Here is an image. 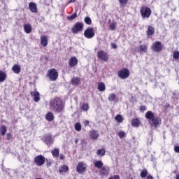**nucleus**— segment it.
Masks as SVG:
<instances>
[{"label": "nucleus", "instance_id": "09e8293b", "mask_svg": "<svg viewBox=\"0 0 179 179\" xmlns=\"http://www.w3.org/2000/svg\"><path fill=\"white\" fill-rule=\"evenodd\" d=\"M108 179H120V176L117 175H115L113 177H110Z\"/></svg>", "mask_w": 179, "mask_h": 179}, {"label": "nucleus", "instance_id": "aec40b11", "mask_svg": "<svg viewBox=\"0 0 179 179\" xmlns=\"http://www.w3.org/2000/svg\"><path fill=\"white\" fill-rule=\"evenodd\" d=\"M155 117V113H153V112L152 111H148L145 113V118H147V120H150V121H152Z\"/></svg>", "mask_w": 179, "mask_h": 179}, {"label": "nucleus", "instance_id": "a19ab883", "mask_svg": "<svg viewBox=\"0 0 179 179\" xmlns=\"http://www.w3.org/2000/svg\"><path fill=\"white\" fill-rule=\"evenodd\" d=\"M120 4V6H126L127 3H128V0H118Z\"/></svg>", "mask_w": 179, "mask_h": 179}, {"label": "nucleus", "instance_id": "37998d69", "mask_svg": "<svg viewBox=\"0 0 179 179\" xmlns=\"http://www.w3.org/2000/svg\"><path fill=\"white\" fill-rule=\"evenodd\" d=\"M78 16V14L76 13H74L72 15L67 17L68 20H73L76 17Z\"/></svg>", "mask_w": 179, "mask_h": 179}, {"label": "nucleus", "instance_id": "f257e3e1", "mask_svg": "<svg viewBox=\"0 0 179 179\" xmlns=\"http://www.w3.org/2000/svg\"><path fill=\"white\" fill-rule=\"evenodd\" d=\"M50 107L55 113H61L64 110V102L59 98H55L50 100Z\"/></svg>", "mask_w": 179, "mask_h": 179}, {"label": "nucleus", "instance_id": "f03ea898", "mask_svg": "<svg viewBox=\"0 0 179 179\" xmlns=\"http://www.w3.org/2000/svg\"><path fill=\"white\" fill-rule=\"evenodd\" d=\"M140 13L143 19H149L152 15V10L150 8L142 6L140 9Z\"/></svg>", "mask_w": 179, "mask_h": 179}, {"label": "nucleus", "instance_id": "c9c22d12", "mask_svg": "<svg viewBox=\"0 0 179 179\" xmlns=\"http://www.w3.org/2000/svg\"><path fill=\"white\" fill-rule=\"evenodd\" d=\"M146 176H148V170L143 169L141 172V178H146Z\"/></svg>", "mask_w": 179, "mask_h": 179}, {"label": "nucleus", "instance_id": "9d476101", "mask_svg": "<svg viewBox=\"0 0 179 179\" xmlns=\"http://www.w3.org/2000/svg\"><path fill=\"white\" fill-rule=\"evenodd\" d=\"M97 57L101 61H104L105 62L108 61V56H107V53H106L103 50H100L97 52Z\"/></svg>", "mask_w": 179, "mask_h": 179}, {"label": "nucleus", "instance_id": "c03bdc74", "mask_svg": "<svg viewBox=\"0 0 179 179\" xmlns=\"http://www.w3.org/2000/svg\"><path fill=\"white\" fill-rule=\"evenodd\" d=\"M125 135L126 134H125L124 131H119V133H118V136L120 138V139H122V138H125Z\"/></svg>", "mask_w": 179, "mask_h": 179}, {"label": "nucleus", "instance_id": "4be33fe9", "mask_svg": "<svg viewBox=\"0 0 179 179\" xmlns=\"http://www.w3.org/2000/svg\"><path fill=\"white\" fill-rule=\"evenodd\" d=\"M141 124V122L139 121V119L136 118L133 119L131 121V125L133 127H135L136 128H138L139 125Z\"/></svg>", "mask_w": 179, "mask_h": 179}, {"label": "nucleus", "instance_id": "603ef678", "mask_svg": "<svg viewBox=\"0 0 179 179\" xmlns=\"http://www.w3.org/2000/svg\"><path fill=\"white\" fill-rule=\"evenodd\" d=\"M84 125L85 127H87L89 125V120L84 121Z\"/></svg>", "mask_w": 179, "mask_h": 179}, {"label": "nucleus", "instance_id": "49530a36", "mask_svg": "<svg viewBox=\"0 0 179 179\" xmlns=\"http://www.w3.org/2000/svg\"><path fill=\"white\" fill-rule=\"evenodd\" d=\"M174 150H175L176 153H179V146L178 145H176L174 147Z\"/></svg>", "mask_w": 179, "mask_h": 179}, {"label": "nucleus", "instance_id": "6e6d98bb", "mask_svg": "<svg viewBox=\"0 0 179 179\" xmlns=\"http://www.w3.org/2000/svg\"><path fill=\"white\" fill-rule=\"evenodd\" d=\"M72 2H75V0H70L68 1V3H72Z\"/></svg>", "mask_w": 179, "mask_h": 179}, {"label": "nucleus", "instance_id": "4c0bfd02", "mask_svg": "<svg viewBox=\"0 0 179 179\" xmlns=\"http://www.w3.org/2000/svg\"><path fill=\"white\" fill-rule=\"evenodd\" d=\"M115 120L118 122H122L124 119L122 118V116L121 115H117L115 117Z\"/></svg>", "mask_w": 179, "mask_h": 179}, {"label": "nucleus", "instance_id": "6ab92c4d", "mask_svg": "<svg viewBox=\"0 0 179 179\" xmlns=\"http://www.w3.org/2000/svg\"><path fill=\"white\" fill-rule=\"evenodd\" d=\"M41 44L43 45V47H47L48 45V39H47V36L41 37Z\"/></svg>", "mask_w": 179, "mask_h": 179}, {"label": "nucleus", "instance_id": "58836bf2", "mask_svg": "<svg viewBox=\"0 0 179 179\" xmlns=\"http://www.w3.org/2000/svg\"><path fill=\"white\" fill-rule=\"evenodd\" d=\"M173 58L174 59H178V58H179V52H178V50H175L173 52Z\"/></svg>", "mask_w": 179, "mask_h": 179}, {"label": "nucleus", "instance_id": "13d9d810", "mask_svg": "<svg viewBox=\"0 0 179 179\" xmlns=\"http://www.w3.org/2000/svg\"><path fill=\"white\" fill-rule=\"evenodd\" d=\"M78 142H79V140H78V139H76V140L75 141V143H78Z\"/></svg>", "mask_w": 179, "mask_h": 179}, {"label": "nucleus", "instance_id": "de8ad7c7", "mask_svg": "<svg viewBox=\"0 0 179 179\" xmlns=\"http://www.w3.org/2000/svg\"><path fill=\"white\" fill-rule=\"evenodd\" d=\"M140 110L141 111H146V106H142L140 107Z\"/></svg>", "mask_w": 179, "mask_h": 179}, {"label": "nucleus", "instance_id": "b1692460", "mask_svg": "<svg viewBox=\"0 0 179 179\" xmlns=\"http://www.w3.org/2000/svg\"><path fill=\"white\" fill-rule=\"evenodd\" d=\"M24 30L25 33H27V34H29V33H31V25L28 24H24Z\"/></svg>", "mask_w": 179, "mask_h": 179}, {"label": "nucleus", "instance_id": "e433bc0d", "mask_svg": "<svg viewBox=\"0 0 179 179\" xmlns=\"http://www.w3.org/2000/svg\"><path fill=\"white\" fill-rule=\"evenodd\" d=\"M109 29H110V30H112V31L115 30V29H117V23H115V22L111 23L109 25Z\"/></svg>", "mask_w": 179, "mask_h": 179}, {"label": "nucleus", "instance_id": "864d4df0", "mask_svg": "<svg viewBox=\"0 0 179 179\" xmlns=\"http://www.w3.org/2000/svg\"><path fill=\"white\" fill-rule=\"evenodd\" d=\"M64 159H65V156L64 155V154H61L60 155V160H64Z\"/></svg>", "mask_w": 179, "mask_h": 179}, {"label": "nucleus", "instance_id": "a18cd8bd", "mask_svg": "<svg viewBox=\"0 0 179 179\" xmlns=\"http://www.w3.org/2000/svg\"><path fill=\"white\" fill-rule=\"evenodd\" d=\"M7 141H12V134L8 133L6 134Z\"/></svg>", "mask_w": 179, "mask_h": 179}, {"label": "nucleus", "instance_id": "f704fd0d", "mask_svg": "<svg viewBox=\"0 0 179 179\" xmlns=\"http://www.w3.org/2000/svg\"><path fill=\"white\" fill-rule=\"evenodd\" d=\"M140 51L142 52H148V47L145 45H140Z\"/></svg>", "mask_w": 179, "mask_h": 179}, {"label": "nucleus", "instance_id": "473e14b6", "mask_svg": "<svg viewBox=\"0 0 179 179\" xmlns=\"http://www.w3.org/2000/svg\"><path fill=\"white\" fill-rule=\"evenodd\" d=\"M84 22L85 23H86V24H88V25L92 24V19L90 18V17H85L84 18Z\"/></svg>", "mask_w": 179, "mask_h": 179}, {"label": "nucleus", "instance_id": "bf43d9fd", "mask_svg": "<svg viewBox=\"0 0 179 179\" xmlns=\"http://www.w3.org/2000/svg\"><path fill=\"white\" fill-rule=\"evenodd\" d=\"M176 179H179V175L176 176Z\"/></svg>", "mask_w": 179, "mask_h": 179}, {"label": "nucleus", "instance_id": "4468645a", "mask_svg": "<svg viewBox=\"0 0 179 179\" xmlns=\"http://www.w3.org/2000/svg\"><path fill=\"white\" fill-rule=\"evenodd\" d=\"M69 65L71 68H73V66H76L78 65V59L75 57H71L69 62Z\"/></svg>", "mask_w": 179, "mask_h": 179}, {"label": "nucleus", "instance_id": "dca6fc26", "mask_svg": "<svg viewBox=\"0 0 179 179\" xmlns=\"http://www.w3.org/2000/svg\"><path fill=\"white\" fill-rule=\"evenodd\" d=\"M29 8L31 10V12H32L33 13H37V4H36L35 3L33 2H30L29 3Z\"/></svg>", "mask_w": 179, "mask_h": 179}, {"label": "nucleus", "instance_id": "39448f33", "mask_svg": "<svg viewBox=\"0 0 179 179\" xmlns=\"http://www.w3.org/2000/svg\"><path fill=\"white\" fill-rule=\"evenodd\" d=\"M48 76L50 80L54 82L56 79H58V73L55 69H52L48 71Z\"/></svg>", "mask_w": 179, "mask_h": 179}, {"label": "nucleus", "instance_id": "3c124183", "mask_svg": "<svg viewBox=\"0 0 179 179\" xmlns=\"http://www.w3.org/2000/svg\"><path fill=\"white\" fill-rule=\"evenodd\" d=\"M111 47L112 48H113L114 50L117 49V44L115 43H111Z\"/></svg>", "mask_w": 179, "mask_h": 179}, {"label": "nucleus", "instance_id": "9b49d317", "mask_svg": "<svg viewBox=\"0 0 179 179\" xmlns=\"http://www.w3.org/2000/svg\"><path fill=\"white\" fill-rule=\"evenodd\" d=\"M86 164L83 162H79L77 166L78 173H80V174H82V173H85V171H86Z\"/></svg>", "mask_w": 179, "mask_h": 179}, {"label": "nucleus", "instance_id": "f3484780", "mask_svg": "<svg viewBox=\"0 0 179 179\" xmlns=\"http://www.w3.org/2000/svg\"><path fill=\"white\" fill-rule=\"evenodd\" d=\"M110 171V168L108 166H102L101 168L100 173L101 176H107L108 174V172Z\"/></svg>", "mask_w": 179, "mask_h": 179}, {"label": "nucleus", "instance_id": "ea45409f", "mask_svg": "<svg viewBox=\"0 0 179 179\" xmlns=\"http://www.w3.org/2000/svg\"><path fill=\"white\" fill-rule=\"evenodd\" d=\"M82 110H83V111H87L89 110V104L88 103H83Z\"/></svg>", "mask_w": 179, "mask_h": 179}, {"label": "nucleus", "instance_id": "393cba45", "mask_svg": "<svg viewBox=\"0 0 179 179\" xmlns=\"http://www.w3.org/2000/svg\"><path fill=\"white\" fill-rule=\"evenodd\" d=\"M94 167H96V169H102L103 166H104V164H103V162L101 161H96L94 163Z\"/></svg>", "mask_w": 179, "mask_h": 179}, {"label": "nucleus", "instance_id": "0eeeda50", "mask_svg": "<svg viewBox=\"0 0 179 179\" xmlns=\"http://www.w3.org/2000/svg\"><path fill=\"white\" fill-rule=\"evenodd\" d=\"M43 141L48 146H51V145L54 143V138H52V136H51V134L45 135Z\"/></svg>", "mask_w": 179, "mask_h": 179}, {"label": "nucleus", "instance_id": "f8f14e48", "mask_svg": "<svg viewBox=\"0 0 179 179\" xmlns=\"http://www.w3.org/2000/svg\"><path fill=\"white\" fill-rule=\"evenodd\" d=\"M160 122L161 120L159 117H155L152 120L150 121V124L151 125V127H155V128H156V127H157V125H159Z\"/></svg>", "mask_w": 179, "mask_h": 179}, {"label": "nucleus", "instance_id": "bb28decb", "mask_svg": "<svg viewBox=\"0 0 179 179\" xmlns=\"http://www.w3.org/2000/svg\"><path fill=\"white\" fill-rule=\"evenodd\" d=\"M69 170V168H68V166L63 165L59 169V173H66Z\"/></svg>", "mask_w": 179, "mask_h": 179}, {"label": "nucleus", "instance_id": "7c9ffc66", "mask_svg": "<svg viewBox=\"0 0 179 179\" xmlns=\"http://www.w3.org/2000/svg\"><path fill=\"white\" fill-rule=\"evenodd\" d=\"M98 156H104L106 155V150L104 149H99L96 152Z\"/></svg>", "mask_w": 179, "mask_h": 179}, {"label": "nucleus", "instance_id": "052dcab7", "mask_svg": "<svg viewBox=\"0 0 179 179\" xmlns=\"http://www.w3.org/2000/svg\"><path fill=\"white\" fill-rule=\"evenodd\" d=\"M36 179H41V178H36Z\"/></svg>", "mask_w": 179, "mask_h": 179}, {"label": "nucleus", "instance_id": "1a4fd4ad", "mask_svg": "<svg viewBox=\"0 0 179 179\" xmlns=\"http://www.w3.org/2000/svg\"><path fill=\"white\" fill-rule=\"evenodd\" d=\"M118 76L121 78V79H127L129 76V70H128V69H124L119 71Z\"/></svg>", "mask_w": 179, "mask_h": 179}, {"label": "nucleus", "instance_id": "2eb2a0df", "mask_svg": "<svg viewBox=\"0 0 179 179\" xmlns=\"http://www.w3.org/2000/svg\"><path fill=\"white\" fill-rule=\"evenodd\" d=\"M71 82L73 86H79L80 85V78L73 77L71 78Z\"/></svg>", "mask_w": 179, "mask_h": 179}, {"label": "nucleus", "instance_id": "72a5a7b5", "mask_svg": "<svg viewBox=\"0 0 179 179\" xmlns=\"http://www.w3.org/2000/svg\"><path fill=\"white\" fill-rule=\"evenodd\" d=\"M75 129L76 131H82V125L80 124V123L79 122L76 123Z\"/></svg>", "mask_w": 179, "mask_h": 179}, {"label": "nucleus", "instance_id": "a878e982", "mask_svg": "<svg viewBox=\"0 0 179 179\" xmlns=\"http://www.w3.org/2000/svg\"><path fill=\"white\" fill-rule=\"evenodd\" d=\"M5 80H6V73L2 71H0V82H5Z\"/></svg>", "mask_w": 179, "mask_h": 179}, {"label": "nucleus", "instance_id": "a211bd4d", "mask_svg": "<svg viewBox=\"0 0 179 179\" xmlns=\"http://www.w3.org/2000/svg\"><path fill=\"white\" fill-rule=\"evenodd\" d=\"M12 71L13 72H14V73H16L17 75H18V73H20V71H22V69H20V66H19V64H15L12 67Z\"/></svg>", "mask_w": 179, "mask_h": 179}, {"label": "nucleus", "instance_id": "4d7b16f0", "mask_svg": "<svg viewBox=\"0 0 179 179\" xmlns=\"http://www.w3.org/2000/svg\"><path fill=\"white\" fill-rule=\"evenodd\" d=\"M86 143L85 142V140L81 141V145H85Z\"/></svg>", "mask_w": 179, "mask_h": 179}, {"label": "nucleus", "instance_id": "c85d7f7f", "mask_svg": "<svg viewBox=\"0 0 179 179\" xmlns=\"http://www.w3.org/2000/svg\"><path fill=\"white\" fill-rule=\"evenodd\" d=\"M98 90H99V92H104V90H106V85L103 83H99L98 84Z\"/></svg>", "mask_w": 179, "mask_h": 179}, {"label": "nucleus", "instance_id": "c756f323", "mask_svg": "<svg viewBox=\"0 0 179 179\" xmlns=\"http://www.w3.org/2000/svg\"><path fill=\"white\" fill-rule=\"evenodd\" d=\"M46 120L48 121H52L54 120V115L52 114V113H48L46 115Z\"/></svg>", "mask_w": 179, "mask_h": 179}, {"label": "nucleus", "instance_id": "7ed1b4c3", "mask_svg": "<svg viewBox=\"0 0 179 179\" xmlns=\"http://www.w3.org/2000/svg\"><path fill=\"white\" fill-rule=\"evenodd\" d=\"M83 31V22H76L71 28V32L73 34H78L80 31Z\"/></svg>", "mask_w": 179, "mask_h": 179}, {"label": "nucleus", "instance_id": "6e6552de", "mask_svg": "<svg viewBox=\"0 0 179 179\" xmlns=\"http://www.w3.org/2000/svg\"><path fill=\"white\" fill-rule=\"evenodd\" d=\"M84 36L86 38H93L94 37V31L92 27H88L84 31Z\"/></svg>", "mask_w": 179, "mask_h": 179}, {"label": "nucleus", "instance_id": "cd10ccee", "mask_svg": "<svg viewBox=\"0 0 179 179\" xmlns=\"http://www.w3.org/2000/svg\"><path fill=\"white\" fill-rule=\"evenodd\" d=\"M52 155L53 157H59V149L55 148L52 150Z\"/></svg>", "mask_w": 179, "mask_h": 179}, {"label": "nucleus", "instance_id": "412c9836", "mask_svg": "<svg viewBox=\"0 0 179 179\" xmlns=\"http://www.w3.org/2000/svg\"><path fill=\"white\" fill-rule=\"evenodd\" d=\"M90 136H91L92 139L96 140L99 138V132L95 130H92L90 131Z\"/></svg>", "mask_w": 179, "mask_h": 179}, {"label": "nucleus", "instance_id": "20e7f679", "mask_svg": "<svg viewBox=\"0 0 179 179\" xmlns=\"http://www.w3.org/2000/svg\"><path fill=\"white\" fill-rule=\"evenodd\" d=\"M151 49L152 51H155V52H160V51L163 50V45L162 44V42L156 41L153 43Z\"/></svg>", "mask_w": 179, "mask_h": 179}, {"label": "nucleus", "instance_id": "79ce46f5", "mask_svg": "<svg viewBox=\"0 0 179 179\" xmlns=\"http://www.w3.org/2000/svg\"><path fill=\"white\" fill-rule=\"evenodd\" d=\"M115 94L113 93L110 95H109L108 96V100L109 101H114V100H115Z\"/></svg>", "mask_w": 179, "mask_h": 179}, {"label": "nucleus", "instance_id": "5fc2aeb1", "mask_svg": "<svg viewBox=\"0 0 179 179\" xmlns=\"http://www.w3.org/2000/svg\"><path fill=\"white\" fill-rule=\"evenodd\" d=\"M147 179H153V176L149 175L147 178Z\"/></svg>", "mask_w": 179, "mask_h": 179}, {"label": "nucleus", "instance_id": "ddd939ff", "mask_svg": "<svg viewBox=\"0 0 179 179\" xmlns=\"http://www.w3.org/2000/svg\"><path fill=\"white\" fill-rule=\"evenodd\" d=\"M31 96L34 97V101L35 103H38L40 101V92L35 91V92H31Z\"/></svg>", "mask_w": 179, "mask_h": 179}, {"label": "nucleus", "instance_id": "8fccbe9b", "mask_svg": "<svg viewBox=\"0 0 179 179\" xmlns=\"http://www.w3.org/2000/svg\"><path fill=\"white\" fill-rule=\"evenodd\" d=\"M46 163H47V166L48 167H50V166H51L52 163L51 161L46 159Z\"/></svg>", "mask_w": 179, "mask_h": 179}, {"label": "nucleus", "instance_id": "5701e85b", "mask_svg": "<svg viewBox=\"0 0 179 179\" xmlns=\"http://www.w3.org/2000/svg\"><path fill=\"white\" fill-rule=\"evenodd\" d=\"M155 34V28L152 26H148L147 30V35L148 36H153Z\"/></svg>", "mask_w": 179, "mask_h": 179}, {"label": "nucleus", "instance_id": "2f4dec72", "mask_svg": "<svg viewBox=\"0 0 179 179\" xmlns=\"http://www.w3.org/2000/svg\"><path fill=\"white\" fill-rule=\"evenodd\" d=\"M0 132L1 133V135L3 136L6 134V126H1L0 127Z\"/></svg>", "mask_w": 179, "mask_h": 179}, {"label": "nucleus", "instance_id": "423d86ee", "mask_svg": "<svg viewBox=\"0 0 179 179\" xmlns=\"http://www.w3.org/2000/svg\"><path fill=\"white\" fill-rule=\"evenodd\" d=\"M34 163L36 166H43L45 163V157L43 155H38L34 158Z\"/></svg>", "mask_w": 179, "mask_h": 179}]
</instances>
